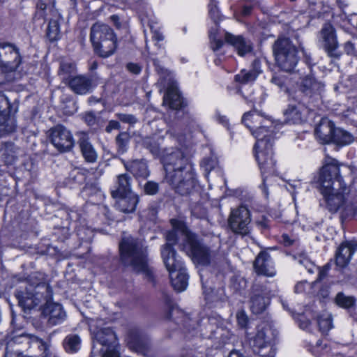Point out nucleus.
Wrapping results in <instances>:
<instances>
[{"label":"nucleus","mask_w":357,"mask_h":357,"mask_svg":"<svg viewBox=\"0 0 357 357\" xmlns=\"http://www.w3.org/2000/svg\"><path fill=\"white\" fill-rule=\"evenodd\" d=\"M319 183L326 207L331 213L339 211L351 212L348 203L349 188L340 175V165L334 158H328L321 169Z\"/></svg>","instance_id":"f257e3e1"},{"label":"nucleus","mask_w":357,"mask_h":357,"mask_svg":"<svg viewBox=\"0 0 357 357\" xmlns=\"http://www.w3.org/2000/svg\"><path fill=\"white\" fill-rule=\"evenodd\" d=\"M76 69L75 65L71 62H63L60 66V75L63 79H67L68 76L75 73Z\"/></svg>","instance_id":"a18cd8bd"},{"label":"nucleus","mask_w":357,"mask_h":357,"mask_svg":"<svg viewBox=\"0 0 357 357\" xmlns=\"http://www.w3.org/2000/svg\"><path fill=\"white\" fill-rule=\"evenodd\" d=\"M225 38L227 43L231 45L236 49L240 56H244L252 50L251 43L241 36H234L229 33H226Z\"/></svg>","instance_id":"cd10ccee"},{"label":"nucleus","mask_w":357,"mask_h":357,"mask_svg":"<svg viewBox=\"0 0 357 357\" xmlns=\"http://www.w3.org/2000/svg\"><path fill=\"white\" fill-rule=\"evenodd\" d=\"M31 335L22 333L8 335L1 342L5 346L4 357L20 356L28 351Z\"/></svg>","instance_id":"9b49d317"},{"label":"nucleus","mask_w":357,"mask_h":357,"mask_svg":"<svg viewBox=\"0 0 357 357\" xmlns=\"http://www.w3.org/2000/svg\"><path fill=\"white\" fill-rule=\"evenodd\" d=\"M129 347L137 352L142 351L144 342L142 337L137 332H130L127 338Z\"/></svg>","instance_id":"e433bc0d"},{"label":"nucleus","mask_w":357,"mask_h":357,"mask_svg":"<svg viewBox=\"0 0 357 357\" xmlns=\"http://www.w3.org/2000/svg\"><path fill=\"white\" fill-rule=\"evenodd\" d=\"M158 184L154 181H148L144 186V192L149 195H154L158 192Z\"/></svg>","instance_id":"3c124183"},{"label":"nucleus","mask_w":357,"mask_h":357,"mask_svg":"<svg viewBox=\"0 0 357 357\" xmlns=\"http://www.w3.org/2000/svg\"><path fill=\"white\" fill-rule=\"evenodd\" d=\"M317 322L319 329L322 333L328 332L333 327L332 319L329 315L319 317Z\"/></svg>","instance_id":"49530a36"},{"label":"nucleus","mask_w":357,"mask_h":357,"mask_svg":"<svg viewBox=\"0 0 357 357\" xmlns=\"http://www.w3.org/2000/svg\"><path fill=\"white\" fill-rule=\"evenodd\" d=\"M209 8V15L211 19L217 22L220 20V13L217 7L216 2L214 0H211V2L208 5Z\"/></svg>","instance_id":"603ef678"},{"label":"nucleus","mask_w":357,"mask_h":357,"mask_svg":"<svg viewBox=\"0 0 357 357\" xmlns=\"http://www.w3.org/2000/svg\"><path fill=\"white\" fill-rule=\"evenodd\" d=\"M236 319L238 324L241 327L244 328L247 326L248 317L244 311H238L236 314Z\"/></svg>","instance_id":"5fc2aeb1"},{"label":"nucleus","mask_w":357,"mask_h":357,"mask_svg":"<svg viewBox=\"0 0 357 357\" xmlns=\"http://www.w3.org/2000/svg\"><path fill=\"white\" fill-rule=\"evenodd\" d=\"M251 218L250 211L244 206L231 210L229 218V225L237 234L245 235L250 229Z\"/></svg>","instance_id":"4468645a"},{"label":"nucleus","mask_w":357,"mask_h":357,"mask_svg":"<svg viewBox=\"0 0 357 357\" xmlns=\"http://www.w3.org/2000/svg\"><path fill=\"white\" fill-rule=\"evenodd\" d=\"M344 51L348 54H353L355 52V46L351 41H347L344 43Z\"/></svg>","instance_id":"e2e57ef3"},{"label":"nucleus","mask_w":357,"mask_h":357,"mask_svg":"<svg viewBox=\"0 0 357 357\" xmlns=\"http://www.w3.org/2000/svg\"><path fill=\"white\" fill-rule=\"evenodd\" d=\"M258 73L255 70H241L235 76V80L241 84H248L255 80Z\"/></svg>","instance_id":"79ce46f5"},{"label":"nucleus","mask_w":357,"mask_h":357,"mask_svg":"<svg viewBox=\"0 0 357 357\" xmlns=\"http://www.w3.org/2000/svg\"><path fill=\"white\" fill-rule=\"evenodd\" d=\"M77 143L85 160L90 163L95 162L98 158V153L90 142L88 135L84 132H79L77 133Z\"/></svg>","instance_id":"aec40b11"},{"label":"nucleus","mask_w":357,"mask_h":357,"mask_svg":"<svg viewBox=\"0 0 357 357\" xmlns=\"http://www.w3.org/2000/svg\"><path fill=\"white\" fill-rule=\"evenodd\" d=\"M51 301L43 303L45 305L44 312L49 316V323L52 325H56L64 320L66 313L60 304L52 303Z\"/></svg>","instance_id":"a878e982"},{"label":"nucleus","mask_w":357,"mask_h":357,"mask_svg":"<svg viewBox=\"0 0 357 357\" xmlns=\"http://www.w3.org/2000/svg\"><path fill=\"white\" fill-rule=\"evenodd\" d=\"M311 288V284L306 281H301L298 282L295 286V292L297 294H301L306 291L307 289Z\"/></svg>","instance_id":"6e6d98bb"},{"label":"nucleus","mask_w":357,"mask_h":357,"mask_svg":"<svg viewBox=\"0 0 357 357\" xmlns=\"http://www.w3.org/2000/svg\"><path fill=\"white\" fill-rule=\"evenodd\" d=\"M294 259L298 264L305 268L310 273H314V271L318 269L304 252L297 254L294 256Z\"/></svg>","instance_id":"a19ab883"},{"label":"nucleus","mask_w":357,"mask_h":357,"mask_svg":"<svg viewBox=\"0 0 357 357\" xmlns=\"http://www.w3.org/2000/svg\"><path fill=\"white\" fill-rule=\"evenodd\" d=\"M133 192L131 190V178L126 174H119L116 177L114 189L111 194L112 197Z\"/></svg>","instance_id":"c756f323"},{"label":"nucleus","mask_w":357,"mask_h":357,"mask_svg":"<svg viewBox=\"0 0 357 357\" xmlns=\"http://www.w3.org/2000/svg\"><path fill=\"white\" fill-rule=\"evenodd\" d=\"M273 137H271L270 142L268 138L259 139L255 145V157L263 178V186L265 187L266 176L273 174L276 172V162L273 158Z\"/></svg>","instance_id":"6e6552de"},{"label":"nucleus","mask_w":357,"mask_h":357,"mask_svg":"<svg viewBox=\"0 0 357 357\" xmlns=\"http://www.w3.org/2000/svg\"><path fill=\"white\" fill-rule=\"evenodd\" d=\"M328 270H329L328 265H326L321 269H319V276H318L317 280H322L326 276Z\"/></svg>","instance_id":"0e129e2a"},{"label":"nucleus","mask_w":357,"mask_h":357,"mask_svg":"<svg viewBox=\"0 0 357 357\" xmlns=\"http://www.w3.org/2000/svg\"><path fill=\"white\" fill-rule=\"evenodd\" d=\"M356 249L357 243L355 241L343 242L340 245L336 252V265L340 268L345 267L349 263Z\"/></svg>","instance_id":"6ab92c4d"},{"label":"nucleus","mask_w":357,"mask_h":357,"mask_svg":"<svg viewBox=\"0 0 357 357\" xmlns=\"http://www.w3.org/2000/svg\"><path fill=\"white\" fill-rule=\"evenodd\" d=\"M64 347L67 352L75 353L80 347V338L77 335L67 336L64 340Z\"/></svg>","instance_id":"ea45409f"},{"label":"nucleus","mask_w":357,"mask_h":357,"mask_svg":"<svg viewBox=\"0 0 357 357\" xmlns=\"http://www.w3.org/2000/svg\"><path fill=\"white\" fill-rule=\"evenodd\" d=\"M282 241L286 246H289L293 243V240H291L287 234H283L282 236Z\"/></svg>","instance_id":"338daca9"},{"label":"nucleus","mask_w":357,"mask_h":357,"mask_svg":"<svg viewBox=\"0 0 357 357\" xmlns=\"http://www.w3.org/2000/svg\"><path fill=\"white\" fill-rule=\"evenodd\" d=\"M335 302L339 307L347 310L354 309L356 305V299L354 296H347L342 292L337 294Z\"/></svg>","instance_id":"c9c22d12"},{"label":"nucleus","mask_w":357,"mask_h":357,"mask_svg":"<svg viewBox=\"0 0 357 357\" xmlns=\"http://www.w3.org/2000/svg\"><path fill=\"white\" fill-rule=\"evenodd\" d=\"M211 48L213 51L218 50L223 45V42L220 39H217L215 36L210 34Z\"/></svg>","instance_id":"13d9d810"},{"label":"nucleus","mask_w":357,"mask_h":357,"mask_svg":"<svg viewBox=\"0 0 357 357\" xmlns=\"http://www.w3.org/2000/svg\"><path fill=\"white\" fill-rule=\"evenodd\" d=\"M337 3L339 6V8L342 10V14L340 15V17L341 18H343V19H347L348 20V22L350 23V20L351 19L349 18V17L355 15L354 13H349L347 14L346 12H345V9L349 6V2L348 0H337Z\"/></svg>","instance_id":"09e8293b"},{"label":"nucleus","mask_w":357,"mask_h":357,"mask_svg":"<svg viewBox=\"0 0 357 357\" xmlns=\"http://www.w3.org/2000/svg\"><path fill=\"white\" fill-rule=\"evenodd\" d=\"M83 119L89 126H93L96 122V116L92 112H87L84 114Z\"/></svg>","instance_id":"bf43d9fd"},{"label":"nucleus","mask_w":357,"mask_h":357,"mask_svg":"<svg viewBox=\"0 0 357 357\" xmlns=\"http://www.w3.org/2000/svg\"><path fill=\"white\" fill-rule=\"evenodd\" d=\"M15 294L19 305L24 310L33 309L52 299V291L50 287L45 283L36 286L30 284L24 290L17 291Z\"/></svg>","instance_id":"423d86ee"},{"label":"nucleus","mask_w":357,"mask_h":357,"mask_svg":"<svg viewBox=\"0 0 357 357\" xmlns=\"http://www.w3.org/2000/svg\"><path fill=\"white\" fill-rule=\"evenodd\" d=\"M324 86L311 76L305 77L302 81L301 91L306 96H312L314 93H319L322 90Z\"/></svg>","instance_id":"72a5a7b5"},{"label":"nucleus","mask_w":357,"mask_h":357,"mask_svg":"<svg viewBox=\"0 0 357 357\" xmlns=\"http://www.w3.org/2000/svg\"><path fill=\"white\" fill-rule=\"evenodd\" d=\"M53 18L48 24L47 29V37L50 41L57 40L60 35L59 20L61 15L57 10H52Z\"/></svg>","instance_id":"f704fd0d"},{"label":"nucleus","mask_w":357,"mask_h":357,"mask_svg":"<svg viewBox=\"0 0 357 357\" xmlns=\"http://www.w3.org/2000/svg\"><path fill=\"white\" fill-rule=\"evenodd\" d=\"M287 81L284 76L280 75H274L271 79L272 83L278 86L280 89H284L285 91H289L287 86Z\"/></svg>","instance_id":"8fccbe9b"},{"label":"nucleus","mask_w":357,"mask_h":357,"mask_svg":"<svg viewBox=\"0 0 357 357\" xmlns=\"http://www.w3.org/2000/svg\"><path fill=\"white\" fill-rule=\"evenodd\" d=\"M353 140L354 137L349 132L342 129L337 128L332 142L340 145H347L351 144Z\"/></svg>","instance_id":"4c0bfd02"},{"label":"nucleus","mask_w":357,"mask_h":357,"mask_svg":"<svg viewBox=\"0 0 357 357\" xmlns=\"http://www.w3.org/2000/svg\"><path fill=\"white\" fill-rule=\"evenodd\" d=\"M165 179L176 191L188 195L195 188L196 180L192 165L183 152L177 150L163 159Z\"/></svg>","instance_id":"f03ea898"},{"label":"nucleus","mask_w":357,"mask_h":357,"mask_svg":"<svg viewBox=\"0 0 357 357\" xmlns=\"http://www.w3.org/2000/svg\"><path fill=\"white\" fill-rule=\"evenodd\" d=\"M10 104L8 98L0 93V135L10 133L15 130L16 124L13 118L9 116Z\"/></svg>","instance_id":"f3484780"},{"label":"nucleus","mask_w":357,"mask_h":357,"mask_svg":"<svg viewBox=\"0 0 357 357\" xmlns=\"http://www.w3.org/2000/svg\"><path fill=\"white\" fill-rule=\"evenodd\" d=\"M127 68L129 71L136 75L139 74L141 71V67L137 63H130L127 65Z\"/></svg>","instance_id":"680f3d73"},{"label":"nucleus","mask_w":357,"mask_h":357,"mask_svg":"<svg viewBox=\"0 0 357 357\" xmlns=\"http://www.w3.org/2000/svg\"><path fill=\"white\" fill-rule=\"evenodd\" d=\"M335 126L333 123L328 119H322L315 129V135L317 138L323 144L332 142L334 139Z\"/></svg>","instance_id":"4be33fe9"},{"label":"nucleus","mask_w":357,"mask_h":357,"mask_svg":"<svg viewBox=\"0 0 357 357\" xmlns=\"http://www.w3.org/2000/svg\"><path fill=\"white\" fill-rule=\"evenodd\" d=\"M130 139L129 135L126 132H121L116 138L119 152L123 153L127 151L128 144Z\"/></svg>","instance_id":"c03bdc74"},{"label":"nucleus","mask_w":357,"mask_h":357,"mask_svg":"<svg viewBox=\"0 0 357 357\" xmlns=\"http://www.w3.org/2000/svg\"><path fill=\"white\" fill-rule=\"evenodd\" d=\"M284 114L287 119L294 123H300L303 120V114L300 108L294 105H289Z\"/></svg>","instance_id":"58836bf2"},{"label":"nucleus","mask_w":357,"mask_h":357,"mask_svg":"<svg viewBox=\"0 0 357 357\" xmlns=\"http://www.w3.org/2000/svg\"><path fill=\"white\" fill-rule=\"evenodd\" d=\"M254 268L258 275L272 277L275 274L271 257L266 252L258 255L254 262Z\"/></svg>","instance_id":"412c9836"},{"label":"nucleus","mask_w":357,"mask_h":357,"mask_svg":"<svg viewBox=\"0 0 357 357\" xmlns=\"http://www.w3.org/2000/svg\"><path fill=\"white\" fill-rule=\"evenodd\" d=\"M276 65L282 70L291 72L296 68L299 56L298 49L288 38H279L273 45Z\"/></svg>","instance_id":"0eeeda50"},{"label":"nucleus","mask_w":357,"mask_h":357,"mask_svg":"<svg viewBox=\"0 0 357 357\" xmlns=\"http://www.w3.org/2000/svg\"><path fill=\"white\" fill-rule=\"evenodd\" d=\"M275 337V331L266 325L257 328L256 334L250 340V344L255 351L260 353L261 349L271 345Z\"/></svg>","instance_id":"dca6fc26"},{"label":"nucleus","mask_w":357,"mask_h":357,"mask_svg":"<svg viewBox=\"0 0 357 357\" xmlns=\"http://www.w3.org/2000/svg\"><path fill=\"white\" fill-rule=\"evenodd\" d=\"M121 262L138 273H142L150 281L153 280L152 270L148 264L147 246L143 240L131 236H124L119 243Z\"/></svg>","instance_id":"7ed1b4c3"},{"label":"nucleus","mask_w":357,"mask_h":357,"mask_svg":"<svg viewBox=\"0 0 357 357\" xmlns=\"http://www.w3.org/2000/svg\"><path fill=\"white\" fill-rule=\"evenodd\" d=\"M22 58L19 49L11 43H0V63L2 70L15 72L19 67Z\"/></svg>","instance_id":"ddd939ff"},{"label":"nucleus","mask_w":357,"mask_h":357,"mask_svg":"<svg viewBox=\"0 0 357 357\" xmlns=\"http://www.w3.org/2000/svg\"><path fill=\"white\" fill-rule=\"evenodd\" d=\"M115 198L117 199L116 208L125 213L134 212L139 202V197L134 192L116 196Z\"/></svg>","instance_id":"b1692460"},{"label":"nucleus","mask_w":357,"mask_h":357,"mask_svg":"<svg viewBox=\"0 0 357 357\" xmlns=\"http://www.w3.org/2000/svg\"><path fill=\"white\" fill-rule=\"evenodd\" d=\"M116 116L122 122L131 125L135 124L137 121L136 117L132 114L118 113Z\"/></svg>","instance_id":"864d4df0"},{"label":"nucleus","mask_w":357,"mask_h":357,"mask_svg":"<svg viewBox=\"0 0 357 357\" xmlns=\"http://www.w3.org/2000/svg\"><path fill=\"white\" fill-rule=\"evenodd\" d=\"M268 303V298L257 289L253 288L252 295L250 298V309L254 314H258L263 312Z\"/></svg>","instance_id":"7c9ffc66"},{"label":"nucleus","mask_w":357,"mask_h":357,"mask_svg":"<svg viewBox=\"0 0 357 357\" xmlns=\"http://www.w3.org/2000/svg\"><path fill=\"white\" fill-rule=\"evenodd\" d=\"M172 228L166 234L167 243L161 248V256L169 273L184 267L183 262L177 258L173 248V245L181 240L177 229Z\"/></svg>","instance_id":"9d476101"},{"label":"nucleus","mask_w":357,"mask_h":357,"mask_svg":"<svg viewBox=\"0 0 357 357\" xmlns=\"http://www.w3.org/2000/svg\"><path fill=\"white\" fill-rule=\"evenodd\" d=\"M242 122L250 129L257 141L268 138V141L270 142L274 130L280 126V124H277L273 126V123L271 120L264 119L257 112H249L244 114Z\"/></svg>","instance_id":"1a4fd4ad"},{"label":"nucleus","mask_w":357,"mask_h":357,"mask_svg":"<svg viewBox=\"0 0 357 357\" xmlns=\"http://www.w3.org/2000/svg\"><path fill=\"white\" fill-rule=\"evenodd\" d=\"M323 46L331 57L339 58L340 54L337 51L338 42L334 27L329 23L324 24L320 31Z\"/></svg>","instance_id":"2eb2a0df"},{"label":"nucleus","mask_w":357,"mask_h":357,"mask_svg":"<svg viewBox=\"0 0 357 357\" xmlns=\"http://www.w3.org/2000/svg\"><path fill=\"white\" fill-rule=\"evenodd\" d=\"M144 144L154 155H158L160 153V144L152 138H146L144 140Z\"/></svg>","instance_id":"de8ad7c7"},{"label":"nucleus","mask_w":357,"mask_h":357,"mask_svg":"<svg viewBox=\"0 0 357 357\" xmlns=\"http://www.w3.org/2000/svg\"><path fill=\"white\" fill-rule=\"evenodd\" d=\"M172 285L177 291L185 290L188 286V275L185 267L169 273Z\"/></svg>","instance_id":"2f4dec72"},{"label":"nucleus","mask_w":357,"mask_h":357,"mask_svg":"<svg viewBox=\"0 0 357 357\" xmlns=\"http://www.w3.org/2000/svg\"><path fill=\"white\" fill-rule=\"evenodd\" d=\"M90 40L95 52L102 57L113 54L117 47V38L113 29L103 23L96 22L92 25Z\"/></svg>","instance_id":"39448f33"},{"label":"nucleus","mask_w":357,"mask_h":357,"mask_svg":"<svg viewBox=\"0 0 357 357\" xmlns=\"http://www.w3.org/2000/svg\"><path fill=\"white\" fill-rule=\"evenodd\" d=\"M163 104L173 109H179L182 107L183 100L175 83L168 86L167 93L164 96Z\"/></svg>","instance_id":"bb28decb"},{"label":"nucleus","mask_w":357,"mask_h":357,"mask_svg":"<svg viewBox=\"0 0 357 357\" xmlns=\"http://www.w3.org/2000/svg\"><path fill=\"white\" fill-rule=\"evenodd\" d=\"M152 33H153L152 38L154 40L162 41L164 39L163 35L158 31L155 30V31H153Z\"/></svg>","instance_id":"69168bd1"},{"label":"nucleus","mask_w":357,"mask_h":357,"mask_svg":"<svg viewBox=\"0 0 357 357\" xmlns=\"http://www.w3.org/2000/svg\"><path fill=\"white\" fill-rule=\"evenodd\" d=\"M10 73H12L3 70L2 64L0 63V84L12 80L13 77L10 76Z\"/></svg>","instance_id":"4d7b16f0"},{"label":"nucleus","mask_w":357,"mask_h":357,"mask_svg":"<svg viewBox=\"0 0 357 357\" xmlns=\"http://www.w3.org/2000/svg\"><path fill=\"white\" fill-rule=\"evenodd\" d=\"M49 137L51 144L59 151L67 152L74 146L72 133L66 127L57 125L50 130Z\"/></svg>","instance_id":"f8f14e48"},{"label":"nucleus","mask_w":357,"mask_h":357,"mask_svg":"<svg viewBox=\"0 0 357 357\" xmlns=\"http://www.w3.org/2000/svg\"><path fill=\"white\" fill-rule=\"evenodd\" d=\"M27 353L29 357H49L51 354L50 344L42 339L31 335Z\"/></svg>","instance_id":"5701e85b"},{"label":"nucleus","mask_w":357,"mask_h":357,"mask_svg":"<svg viewBox=\"0 0 357 357\" xmlns=\"http://www.w3.org/2000/svg\"><path fill=\"white\" fill-rule=\"evenodd\" d=\"M218 165V160L216 156L212 155L209 157L205 158L203 159L201 167L204 169L206 172V174H208V173L217 167Z\"/></svg>","instance_id":"37998d69"},{"label":"nucleus","mask_w":357,"mask_h":357,"mask_svg":"<svg viewBox=\"0 0 357 357\" xmlns=\"http://www.w3.org/2000/svg\"><path fill=\"white\" fill-rule=\"evenodd\" d=\"M120 128H121V125H120L119 122L117 121H115V120H112L109 122L105 130L107 132H110L113 130H119Z\"/></svg>","instance_id":"052dcab7"},{"label":"nucleus","mask_w":357,"mask_h":357,"mask_svg":"<svg viewBox=\"0 0 357 357\" xmlns=\"http://www.w3.org/2000/svg\"><path fill=\"white\" fill-rule=\"evenodd\" d=\"M20 149L13 143H4L0 148V158L6 165L13 164L17 158Z\"/></svg>","instance_id":"473e14b6"},{"label":"nucleus","mask_w":357,"mask_h":357,"mask_svg":"<svg viewBox=\"0 0 357 357\" xmlns=\"http://www.w3.org/2000/svg\"><path fill=\"white\" fill-rule=\"evenodd\" d=\"M126 169L132 174L136 178H146L149 176L147 164L144 160H132L123 162Z\"/></svg>","instance_id":"c85d7f7f"},{"label":"nucleus","mask_w":357,"mask_h":357,"mask_svg":"<svg viewBox=\"0 0 357 357\" xmlns=\"http://www.w3.org/2000/svg\"><path fill=\"white\" fill-rule=\"evenodd\" d=\"M172 227L177 229L180 240L179 247L192 260L197 264L207 265L214 254L204 245L197 236L190 231L184 222L176 219L170 220Z\"/></svg>","instance_id":"20e7f679"},{"label":"nucleus","mask_w":357,"mask_h":357,"mask_svg":"<svg viewBox=\"0 0 357 357\" xmlns=\"http://www.w3.org/2000/svg\"><path fill=\"white\" fill-rule=\"evenodd\" d=\"M102 357H119V354L116 351L112 349L111 351L103 354Z\"/></svg>","instance_id":"774afa93"},{"label":"nucleus","mask_w":357,"mask_h":357,"mask_svg":"<svg viewBox=\"0 0 357 357\" xmlns=\"http://www.w3.org/2000/svg\"><path fill=\"white\" fill-rule=\"evenodd\" d=\"M93 337L100 344L106 347L107 349L102 351L103 354L109 351H116L117 340L114 331L109 328H102L93 331Z\"/></svg>","instance_id":"a211bd4d"},{"label":"nucleus","mask_w":357,"mask_h":357,"mask_svg":"<svg viewBox=\"0 0 357 357\" xmlns=\"http://www.w3.org/2000/svg\"><path fill=\"white\" fill-rule=\"evenodd\" d=\"M68 84L72 91L79 95L89 93L92 88L91 80L84 75L69 77Z\"/></svg>","instance_id":"393cba45"}]
</instances>
